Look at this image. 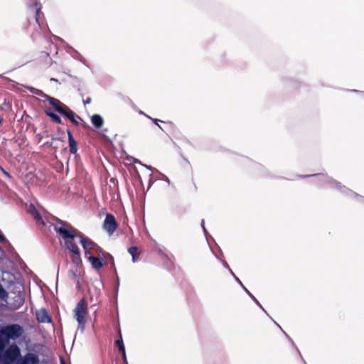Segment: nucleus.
<instances>
[{
    "mask_svg": "<svg viewBox=\"0 0 364 364\" xmlns=\"http://www.w3.org/2000/svg\"><path fill=\"white\" fill-rule=\"evenodd\" d=\"M26 4L28 8L35 12L34 18L31 21L27 18V26L24 27L28 33H30L31 38L34 41L41 31L45 27L48 28L46 24H44V14L42 12L41 4L38 0H26Z\"/></svg>",
    "mask_w": 364,
    "mask_h": 364,
    "instance_id": "1",
    "label": "nucleus"
},
{
    "mask_svg": "<svg viewBox=\"0 0 364 364\" xmlns=\"http://www.w3.org/2000/svg\"><path fill=\"white\" fill-rule=\"evenodd\" d=\"M301 178L314 177L315 183L319 186H326L329 188H335L339 190L341 193L346 194L349 196L355 197L360 199V201L364 202V197L359 194L353 192L350 189L344 186H341V183L333 178L327 176L324 173H316L311 175L300 176Z\"/></svg>",
    "mask_w": 364,
    "mask_h": 364,
    "instance_id": "2",
    "label": "nucleus"
},
{
    "mask_svg": "<svg viewBox=\"0 0 364 364\" xmlns=\"http://www.w3.org/2000/svg\"><path fill=\"white\" fill-rule=\"evenodd\" d=\"M55 232L60 235L64 240L65 247L74 255V262L81 261L80 251L78 246L72 240L75 238V235L63 226L54 227Z\"/></svg>",
    "mask_w": 364,
    "mask_h": 364,
    "instance_id": "3",
    "label": "nucleus"
},
{
    "mask_svg": "<svg viewBox=\"0 0 364 364\" xmlns=\"http://www.w3.org/2000/svg\"><path fill=\"white\" fill-rule=\"evenodd\" d=\"M23 333V328L19 324H10L4 326L0 330V340L8 342L9 340H16Z\"/></svg>",
    "mask_w": 364,
    "mask_h": 364,
    "instance_id": "4",
    "label": "nucleus"
},
{
    "mask_svg": "<svg viewBox=\"0 0 364 364\" xmlns=\"http://www.w3.org/2000/svg\"><path fill=\"white\" fill-rule=\"evenodd\" d=\"M20 357L21 350L19 347L13 344L5 350L1 351V364H16Z\"/></svg>",
    "mask_w": 364,
    "mask_h": 364,
    "instance_id": "5",
    "label": "nucleus"
},
{
    "mask_svg": "<svg viewBox=\"0 0 364 364\" xmlns=\"http://www.w3.org/2000/svg\"><path fill=\"white\" fill-rule=\"evenodd\" d=\"M55 111L58 114L65 117L76 127L79 125V122L77 119H78L82 120L80 116H78L70 108H69L66 105L63 104L62 102L56 107Z\"/></svg>",
    "mask_w": 364,
    "mask_h": 364,
    "instance_id": "6",
    "label": "nucleus"
},
{
    "mask_svg": "<svg viewBox=\"0 0 364 364\" xmlns=\"http://www.w3.org/2000/svg\"><path fill=\"white\" fill-rule=\"evenodd\" d=\"M74 312L77 323H83V319H85L87 315V302L85 299H81L78 301Z\"/></svg>",
    "mask_w": 364,
    "mask_h": 364,
    "instance_id": "7",
    "label": "nucleus"
},
{
    "mask_svg": "<svg viewBox=\"0 0 364 364\" xmlns=\"http://www.w3.org/2000/svg\"><path fill=\"white\" fill-rule=\"evenodd\" d=\"M55 223L53 224V228L54 227H59V226H63L65 229L68 230L69 231H71L75 235V237L80 238V242L81 243L82 238H87V236H85L82 232H81L79 230L74 228L70 223L63 220L61 219H59L58 218H55Z\"/></svg>",
    "mask_w": 364,
    "mask_h": 364,
    "instance_id": "8",
    "label": "nucleus"
},
{
    "mask_svg": "<svg viewBox=\"0 0 364 364\" xmlns=\"http://www.w3.org/2000/svg\"><path fill=\"white\" fill-rule=\"evenodd\" d=\"M104 229L109 234L112 235L117 228V223L114 216L111 213L106 215L103 223Z\"/></svg>",
    "mask_w": 364,
    "mask_h": 364,
    "instance_id": "9",
    "label": "nucleus"
},
{
    "mask_svg": "<svg viewBox=\"0 0 364 364\" xmlns=\"http://www.w3.org/2000/svg\"><path fill=\"white\" fill-rule=\"evenodd\" d=\"M38 355L35 353H28L23 357H20L16 364H38Z\"/></svg>",
    "mask_w": 364,
    "mask_h": 364,
    "instance_id": "10",
    "label": "nucleus"
},
{
    "mask_svg": "<svg viewBox=\"0 0 364 364\" xmlns=\"http://www.w3.org/2000/svg\"><path fill=\"white\" fill-rule=\"evenodd\" d=\"M35 95H37V96H39V97L43 98L44 102H46V101L48 102L49 104L54 108V109H55L56 107L61 102L59 100L49 96L48 95L44 93L42 90H38V89L37 90V92L35 94Z\"/></svg>",
    "mask_w": 364,
    "mask_h": 364,
    "instance_id": "11",
    "label": "nucleus"
},
{
    "mask_svg": "<svg viewBox=\"0 0 364 364\" xmlns=\"http://www.w3.org/2000/svg\"><path fill=\"white\" fill-rule=\"evenodd\" d=\"M66 132L68 134V138L69 151L71 154H76L77 149H78L77 142L74 139L73 135L69 129H66Z\"/></svg>",
    "mask_w": 364,
    "mask_h": 364,
    "instance_id": "12",
    "label": "nucleus"
},
{
    "mask_svg": "<svg viewBox=\"0 0 364 364\" xmlns=\"http://www.w3.org/2000/svg\"><path fill=\"white\" fill-rule=\"evenodd\" d=\"M28 213L33 218V219L36 220L37 223L41 225H45L42 215L38 211V210L36 209L33 204H30L28 209Z\"/></svg>",
    "mask_w": 364,
    "mask_h": 364,
    "instance_id": "13",
    "label": "nucleus"
},
{
    "mask_svg": "<svg viewBox=\"0 0 364 364\" xmlns=\"http://www.w3.org/2000/svg\"><path fill=\"white\" fill-rule=\"evenodd\" d=\"M88 261L90 262L92 267L97 270L103 267L105 264L104 258L100 255L98 257L90 255L88 257Z\"/></svg>",
    "mask_w": 364,
    "mask_h": 364,
    "instance_id": "14",
    "label": "nucleus"
},
{
    "mask_svg": "<svg viewBox=\"0 0 364 364\" xmlns=\"http://www.w3.org/2000/svg\"><path fill=\"white\" fill-rule=\"evenodd\" d=\"M36 318H37L38 321L40 323H50L52 321L50 315L48 314V311L45 309H41L36 314Z\"/></svg>",
    "mask_w": 364,
    "mask_h": 364,
    "instance_id": "15",
    "label": "nucleus"
},
{
    "mask_svg": "<svg viewBox=\"0 0 364 364\" xmlns=\"http://www.w3.org/2000/svg\"><path fill=\"white\" fill-rule=\"evenodd\" d=\"M91 123L96 129H100L104 124V119L101 115L95 114L91 117Z\"/></svg>",
    "mask_w": 364,
    "mask_h": 364,
    "instance_id": "16",
    "label": "nucleus"
},
{
    "mask_svg": "<svg viewBox=\"0 0 364 364\" xmlns=\"http://www.w3.org/2000/svg\"><path fill=\"white\" fill-rule=\"evenodd\" d=\"M67 48L69 49L68 52L70 53V55L73 58L80 61L85 65L88 66L85 59L83 58V56L80 53H78L75 49H74L73 47H71L70 46H67Z\"/></svg>",
    "mask_w": 364,
    "mask_h": 364,
    "instance_id": "17",
    "label": "nucleus"
},
{
    "mask_svg": "<svg viewBox=\"0 0 364 364\" xmlns=\"http://www.w3.org/2000/svg\"><path fill=\"white\" fill-rule=\"evenodd\" d=\"M70 77L71 78L72 81V85L74 88H75L77 92L80 93V95L82 97L83 94L82 92V82L76 77L73 75H70Z\"/></svg>",
    "mask_w": 364,
    "mask_h": 364,
    "instance_id": "18",
    "label": "nucleus"
},
{
    "mask_svg": "<svg viewBox=\"0 0 364 364\" xmlns=\"http://www.w3.org/2000/svg\"><path fill=\"white\" fill-rule=\"evenodd\" d=\"M81 245L83 249H92L93 247H97V243L88 237L87 238H82Z\"/></svg>",
    "mask_w": 364,
    "mask_h": 364,
    "instance_id": "19",
    "label": "nucleus"
},
{
    "mask_svg": "<svg viewBox=\"0 0 364 364\" xmlns=\"http://www.w3.org/2000/svg\"><path fill=\"white\" fill-rule=\"evenodd\" d=\"M24 303V298L21 294H18L14 297L13 306L14 309L20 308Z\"/></svg>",
    "mask_w": 364,
    "mask_h": 364,
    "instance_id": "20",
    "label": "nucleus"
},
{
    "mask_svg": "<svg viewBox=\"0 0 364 364\" xmlns=\"http://www.w3.org/2000/svg\"><path fill=\"white\" fill-rule=\"evenodd\" d=\"M128 252L132 256V260L133 262H136L139 260L138 257V247L136 246H132L128 248Z\"/></svg>",
    "mask_w": 364,
    "mask_h": 364,
    "instance_id": "21",
    "label": "nucleus"
},
{
    "mask_svg": "<svg viewBox=\"0 0 364 364\" xmlns=\"http://www.w3.org/2000/svg\"><path fill=\"white\" fill-rule=\"evenodd\" d=\"M106 255H107L106 257L109 259V262H110V264H111V267L113 269V272H114V274L117 277V289L118 290V287H119V277L117 276V269H116L115 264H114V257L109 253H107Z\"/></svg>",
    "mask_w": 364,
    "mask_h": 364,
    "instance_id": "22",
    "label": "nucleus"
},
{
    "mask_svg": "<svg viewBox=\"0 0 364 364\" xmlns=\"http://www.w3.org/2000/svg\"><path fill=\"white\" fill-rule=\"evenodd\" d=\"M114 344L117 347L118 350L119 351L120 353L126 351L125 346L124 345V342H123L120 331H119V338L116 339V341H114Z\"/></svg>",
    "mask_w": 364,
    "mask_h": 364,
    "instance_id": "23",
    "label": "nucleus"
},
{
    "mask_svg": "<svg viewBox=\"0 0 364 364\" xmlns=\"http://www.w3.org/2000/svg\"><path fill=\"white\" fill-rule=\"evenodd\" d=\"M163 262V266L165 269L170 271L173 267V262L168 257V255L163 256V258L161 259Z\"/></svg>",
    "mask_w": 364,
    "mask_h": 364,
    "instance_id": "24",
    "label": "nucleus"
},
{
    "mask_svg": "<svg viewBox=\"0 0 364 364\" xmlns=\"http://www.w3.org/2000/svg\"><path fill=\"white\" fill-rule=\"evenodd\" d=\"M274 323L278 326L279 327V328L282 331V332L285 334L286 337L289 339V341L291 342V343L292 344V346L296 348L297 353L299 354L301 360H303V362L306 364V363L305 362V360H304L299 350L298 349V348L296 346L294 342L293 341V340L289 337V336L281 328V326L275 321H274Z\"/></svg>",
    "mask_w": 364,
    "mask_h": 364,
    "instance_id": "25",
    "label": "nucleus"
},
{
    "mask_svg": "<svg viewBox=\"0 0 364 364\" xmlns=\"http://www.w3.org/2000/svg\"><path fill=\"white\" fill-rule=\"evenodd\" d=\"M218 258L220 259V258H219V257H218ZM220 260H221V262H222V264H223V267H224L225 269H228L229 272H230V274L233 277V278L235 279V280L238 284H241V281H240V279H239V278H238V277L235 274V273L232 271V269H230V267L229 264H228V262H227L225 260H224V259H220Z\"/></svg>",
    "mask_w": 364,
    "mask_h": 364,
    "instance_id": "26",
    "label": "nucleus"
},
{
    "mask_svg": "<svg viewBox=\"0 0 364 364\" xmlns=\"http://www.w3.org/2000/svg\"><path fill=\"white\" fill-rule=\"evenodd\" d=\"M242 288L244 289V291L248 294V296L252 299V300L260 308L262 309V306L259 302V301L254 296V295L243 285V284L241 282V284H239Z\"/></svg>",
    "mask_w": 364,
    "mask_h": 364,
    "instance_id": "27",
    "label": "nucleus"
},
{
    "mask_svg": "<svg viewBox=\"0 0 364 364\" xmlns=\"http://www.w3.org/2000/svg\"><path fill=\"white\" fill-rule=\"evenodd\" d=\"M0 242L4 244L6 247H8L10 249H13L9 241L5 237L1 231L0 230Z\"/></svg>",
    "mask_w": 364,
    "mask_h": 364,
    "instance_id": "28",
    "label": "nucleus"
},
{
    "mask_svg": "<svg viewBox=\"0 0 364 364\" xmlns=\"http://www.w3.org/2000/svg\"><path fill=\"white\" fill-rule=\"evenodd\" d=\"M50 119L56 123V124H63V122H62V119L60 117V116L56 114L55 112H53V114H52L50 117Z\"/></svg>",
    "mask_w": 364,
    "mask_h": 364,
    "instance_id": "29",
    "label": "nucleus"
},
{
    "mask_svg": "<svg viewBox=\"0 0 364 364\" xmlns=\"http://www.w3.org/2000/svg\"><path fill=\"white\" fill-rule=\"evenodd\" d=\"M8 296V292L0 283V299H4Z\"/></svg>",
    "mask_w": 364,
    "mask_h": 364,
    "instance_id": "30",
    "label": "nucleus"
},
{
    "mask_svg": "<svg viewBox=\"0 0 364 364\" xmlns=\"http://www.w3.org/2000/svg\"><path fill=\"white\" fill-rule=\"evenodd\" d=\"M48 136H49V134H48V130H45L42 134L39 133V134H36V137L38 139V142H40L43 136L48 137Z\"/></svg>",
    "mask_w": 364,
    "mask_h": 364,
    "instance_id": "31",
    "label": "nucleus"
},
{
    "mask_svg": "<svg viewBox=\"0 0 364 364\" xmlns=\"http://www.w3.org/2000/svg\"><path fill=\"white\" fill-rule=\"evenodd\" d=\"M156 171L159 173V175L162 176V178H156V180H162V181L168 183V184L171 183L169 178L166 176L164 175L163 173H161V172H159L157 170H156Z\"/></svg>",
    "mask_w": 364,
    "mask_h": 364,
    "instance_id": "32",
    "label": "nucleus"
},
{
    "mask_svg": "<svg viewBox=\"0 0 364 364\" xmlns=\"http://www.w3.org/2000/svg\"><path fill=\"white\" fill-rule=\"evenodd\" d=\"M135 163H138L139 164H141V166H144L146 168H147L148 170L151 171H153L154 170L156 171V168H153L152 166H149V165H146V164H142L141 161H139V160H135L134 161Z\"/></svg>",
    "mask_w": 364,
    "mask_h": 364,
    "instance_id": "33",
    "label": "nucleus"
},
{
    "mask_svg": "<svg viewBox=\"0 0 364 364\" xmlns=\"http://www.w3.org/2000/svg\"><path fill=\"white\" fill-rule=\"evenodd\" d=\"M147 118H149V119H151L154 124H156L160 129H161L163 131V129L162 127L159 124V122H163L162 121L158 119H154V118H152L149 116H147Z\"/></svg>",
    "mask_w": 364,
    "mask_h": 364,
    "instance_id": "34",
    "label": "nucleus"
},
{
    "mask_svg": "<svg viewBox=\"0 0 364 364\" xmlns=\"http://www.w3.org/2000/svg\"><path fill=\"white\" fill-rule=\"evenodd\" d=\"M55 140H60V138H58V137H54V136H52V140H51V141H46V142H45V143H44V144H43V145H44V146H46L50 147V146H52V144H53V141H55Z\"/></svg>",
    "mask_w": 364,
    "mask_h": 364,
    "instance_id": "35",
    "label": "nucleus"
},
{
    "mask_svg": "<svg viewBox=\"0 0 364 364\" xmlns=\"http://www.w3.org/2000/svg\"><path fill=\"white\" fill-rule=\"evenodd\" d=\"M0 170L4 174V176L8 178L9 179H11L12 177L11 176V174L6 171L2 166H0Z\"/></svg>",
    "mask_w": 364,
    "mask_h": 364,
    "instance_id": "36",
    "label": "nucleus"
},
{
    "mask_svg": "<svg viewBox=\"0 0 364 364\" xmlns=\"http://www.w3.org/2000/svg\"><path fill=\"white\" fill-rule=\"evenodd\" d=\"M25 87L33 95H35L38 90L37 88L31 86H26Z\"/></svg>",
    "mask_w": 364,
    "mask_h": 364,
    "instance_id": "37",
    "label": "nucleus"
},
{
    "mask_svg": "<svg viewBox=\"0 0 364 364\" xmlns=\"http://www.w3.org/2000/svg\"><path fill=\"white\" fill-rule=\"evenodd\" d=\"M25 87L33 95H35L38 90L37 88L31 86H26Z\"/></svg>",
    "mask_w": 364,
    "mask_h": 364,
    "instance_id": "38",
    "label": "nucleus"
},
{
    "mask_svg": "<svg viewBox=\"0 0 364 364\" xmlns=\"http://www.w3.org/2000/svg\"><path fill=\"white\" fill-rule=\"evenodd\" d=\"M92 250H95L98 254H102L104 257H106L104 255L102 249L97 244V247H93Z\"/></svg>",
    "mask_w": 364,
    "mask_h": 364,
    "instance_id": "39",
    "label": "nucleus"
},
{
    "mask_svg": "<svg viewBox=\"0 0 364 364\" xmlns=\"http://www.w3.org/2000/svg\"><path fill=\"white\" fill-rule=\"evenodd\" d=\"M44 112L46 113V114L48 116V117H50V115L52 114H53V112H55L53 110H52L49 107H46L45 109H44Z\"/></svg>",
    "mask_w": 364,
    "mask_h": 364,
    "instance_id": "40",
    "label": "nucleus"
},
{
    "mask_svg": "<svg viewBox=\"0 0 364 364\" xmlns=\"http://www.w3.org/2000/svg\"><path fill=\"white\" fill-rule=\"evenodd\" d=\"M86 323V318L83 319V323H78V329H80V331L82 332L84 331Z\"/></svg>",
    "mask_w": 364,
    "mask_h": 364,
    "instance_id": "41",
    "label": "nucleus"
},
{
    "mask_svg": "<svg viewBox=\"0 0 364 364\" xmlns=\"http://www.w3.org/2000/svg\"><path fill=\"white\" fill-rule=\"evenodd\" d=\"M201 227H202V228H203V232H204L205 235L207 237V235H208V231H207L206 228H205V221H204V219H202V220H201Z\"/></svg>",
    "mask_w": 364,
    "mask_h": 364,
    "instance_id": "42",
    "label": "nucleus"
},
{
    "mask_svg": "<svg viewBox=\"0 0 364 364\" xmlns=\"http://www.w3.org/2000/svg\"><path fill=\"white\" fill-rule=\"evenodd\" d=\"M121 354H122V358L124 363V364H128L127 359V355H126V351L125 352H122Z\"/></svg>",
    "mask_w": 364,
    "mask_h": 364,
    "instance_id": "43",
    "label": "nucleus"
},
{
    "mask_svg": "<svg viewBox=\"0 0 364 364\" xmlns=\"http://www.w3.org/2000/svg\"><path fill=\"white\" fill-rule=\"evenodd\" d=\"M85 250V257L88 259V257L92 255L91 253H90V249H84Z\"/></svg>",
    "mask_w": 364,
    "mask_h": 364,
    "instance_id": "44",
    "label": "nucleus"
},
{
    "mask_svg": "<svg viewBox=\"0 0 364 364\" xmlns=\"http://www.w3.org/2000/svg\"><path fill=\"white\" fill-rule=\"evenodd\" d=\"M157 252H158V254L160 255L161 259V258H163V256H166V255H167L166 254H165V253L163 252V250H162L161 248H159V249L157 250Z\"/></svg>",
    "mask_w": 364,
    "mask_h": 364,
    "instance_id": "45",
    "label": "nucleus"
},
{
    "mask_svg": "<svg viewBox=\"0 0 364 364\" xmlns=\"http://www.w3.org/2000/svg\"><path fill=\"white\" fill-rule=\"evenodd\" d=\"M91 102V98L90 97H87L86 100H83L84 105H88Z\"/></svg>",
    "mask_w": 364,
    "mask_h": 364,
    "instance_id": "46",
    "label": "nucleus"
},
{
    "mask_svg": "<svg viewBox=\"0 0 364 364\" xmlns=\"http://www.w3.org/2000/svg\"><path fill=\"white\" fill-rule=\"evenodd\" d=\"M70 273L71 274L73 277H76V274H75V272L74 271H70Z\"/></svg>",
    "mask_w": 364,
    "mask_h": 364,
    "instance_id": "47",
    "label": "nucleus"
},
{
    "mask_svg": "<svg viewBox=\"0 0 364 364\" xmlns=\"http://www.w3.org/2000/svg\"><path fill=\"white\" fill-rule=\"evenodd\" d=\"M50 81L58 82V79L53 77L50 78Z\"/></svg>",
    "mask_w": 364,
    "mask_h": 364,
    "instance_id": "48",
    "label": "nucleus"
},
{
    "mask_svg": "<svg viewBox=\"0 0 364 364\" xmlns=\"http://www.w3.org/2000/svg\"><path fill=\"white\" fill-rule=\"evenodd\" d=\"M60 363H61V364H66L63 358H61V359H60Z\"/></svg>",
    "mask_w": 364,
    "mask_h": 364,
    "instance_id": "49",
    "label": "nucleus"
},
{
    "mask_svg": "<svg viewBox=\"0 0 364 364\" xmlns=\"http://www.w3.org/2000/svg\"><path fill=\"white\" fill-rule=\"evenodd\" d=\"M153 183H154L153 181H149V188L152 186Z\"/></svg>",
    "mask_w": 364,
    "mask_h": 364,
    "instance_id": "50",
    "label": "nucleus"
},
{
    "mask_svg": "<svg viewBox=\"0 0 364 364\" xmlns=\"http://www.w3.org/2000/svg\"><path fill=\"white\" fill-rule=\"evenodd\" d=\"M262 309L267 315V316H269V314H267V312L265 311V309L263 307Z\"/></svg>",
    "mask_w": 364,
    "mask_h": 364,
    "instance_id": "51",
    "label": "nucleus"
},
{
    "mask_svg": "<svg viewBox=\"0 0 364 364\" xmlns=\"http://www.w3.org/2000/svg\"><path fill=\"white\" fill-rule=\"evenodd\" d=\"M139 114H144V116H146L147 117L148 115H146V114H144L142 111H140L139 112Z\"/></svg>",
    "mask_w": 364,
    "mask_h": 364,
    "instance_id": "52",
    "label": "nucleus"
},
{
    "mask_svg": "<svg viewBox=\"0 0 364 364\" xmlns=\"http://www.w3.org/2000/svg\"><path fill=\"white\" fill-rule=\"evenodd\" d=\"M58 132H62V133H63V131H62L60 128H58Z\"/></svg>",
    "mask_w": 364,
    "mask_h": 364,
    "instance_id": "53",
    "label": "nucleus"
},
{
    "mask_svg": "<svg viewBox=\"0 0 364 364\" xmlns=\"http://www.w3.org/2000/svg\"><path fill=\"white\" fill-rule=\"evenodd\" d=\"M0 363L1 364V351H0Z\"/></svg>",
    "mask_w": 364,
    "mask_h": 364,
    "instance_id": "54",
    "label": "nucleus"
},
{
    "mask_svg": "<svg viewBox=\"0 0 364 364\" xmlns=\"http://www.w3.org/2000/svg\"><path fill=\"white\" fill-rule=\"evenodd\" d=\"M351 91H352V92H359V91H358V90H352Z\"/></svg>",
    "mask_w": 364,
    "mask_h": 364,
    "instance_id": "55",
    "label": "nucleus"
},
{
    "mask_svg": "<svg viewBox=\"0 0 364 364\" xmlns=\"http://www.w3.org/2000/svg\"><path fill=\"white\" fill-rule=\"evenodd\" d=\"M3 119L0 117V124L2 123Z\"/></svg>",
    "mask_w": 364,
    "mask_h": 364,
    "instance_id": "56",
    "label": "nucleus"
}]
</instances>
